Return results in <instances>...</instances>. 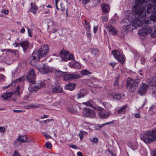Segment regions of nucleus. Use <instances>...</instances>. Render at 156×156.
Returning a JSON list of instances; mask_svg holds the SVG:
<instances>
[{
  "label": "nucleus",
  "mask_w": 156,
  "mask_h": 156,
  "mask_svg": "<svg viewBox=\"0 0 156 156\" xmlns=\"http://www.w3.org/2000/svg\"><path fill=\"white\" fill-rule=\"evenodd\" d=\"M141 7V5H138L137 4H136L134 6L133 9L134 12L133 16L134 18H132V14L129 13V16L122 20V23L123 24L131 23V24L137 26V27H140L143 24V22L140 19L145 15V12L144 8Z\"/></svg>",
  "instance_id": "obj_1"
},
{
  "label": "nucleus",
  "mask_w": 156,
  "mask_h": 156,
  "mask_svg": "<svg viewBox=\"0 0 156 156\" xmlns=\"http://www.w3.org/2000/svg\"><path fill=\"white\" fill-rule=\"evenodd\" d=\"M146 16L145 14L140 19L143 22V24L140 26L143 25L144 26L141 29L138 31V34L140 36H145L153 31L151 34V37L154 38L156 37V27L153 28L148 25L151 23L150 21Z\"/></svg>",
  "instance_id": "obj_2"
},
{
  "label": "nucleus",
  "mask_w": 156,
  "mask_h": 156,
  "mask_svg": "<svg viewBox=\"0 0 156 156\" xmlns=\"http://www.w3.org/2000/svg\"><path fill=\"white\" fill-rule=\"evenodd\" d=\"M141 139L146 144H150L156 141V130L148 131L143 134Z\"/></svg>",
  "instance_id": "obj_3"
},
{
  "label": "nucleus",
  "mask_w": 156,
  "mask_h": 156,
  "mask_svg": "<svg viewBox=\"0 0 156 156\" xmlns=\"http://www.w3.org/2000/svg\"><path fill=\"white\" fill-rule=\"evenodd\" d=\"M140 81L139 78H136L133 80L130 78H128L126 80V87L130 92H133L138 86Z\"/></svg>",
  "instance_id": "obj_4"
},
{
  "label": "nucleus",
  "mask_w": 156,
  "mask_h": 156,
  "mask_svg": "<svg viewBox=\"0 0 156 156\" xmlns=\"http://www.w3.org/2000/svg\"><path fill=\"white\" fill-rule=\"evenodd\" d=\"M112 54L119 62L122 63L124 62L125 58L123 55L122 52L120 51L115 49L112 51Z\"/></svg>",
  "instance_id": "obj_5"
},
{
  "label": "nucleus",
  "mask_w": 156,
  "mask_h": 156,
  "mask_svg": "<svg viewBox=\"0 0 156 156\" xmlns=\"http://www.w3.org/2000/svg\"><path fill=\"white\" fill-rule=\"evenodd\" d=\"M36 76L34 73V69L31 68L30 69L27 74V78L30 83L33 84L35 80Z\"/></svg>",
  "instance_id": "obj_6"
},
{
  "label": "nucleus",
  "mask_w": 156,
  "mask_h": 156,
  "mask_svg": "<svg viewBox=\"0 0 156 156\" xmlns=\"http://www.w3.org/2000/svg\"><path fill=\"white\" fill-rule=\"evenodd\" d=\"M45 86V83L42 82L35 85H30L28 89L30 92H35L37 91L40 88H43Z\"/></svg>",
  "instance_id": "obj_7"
},
{
  "label": "nucleus",
  "mask_w": 156,
  "mask_h": 156,
  "mask_svg": "<svg viewBox=\"0 0 156 156\" xmlns=\"http://www.w3.org/2000/svg\"><path fill=\"white\" fill-rule=\"evenodd\" d=\"M38 51L42 57H44L48 53L49 48L48 45H44L41 46Z\"/></svg>",
  "instance_id": "obj_8"
},
{
  "label": "nucleus",
  "mask_w": 156,
  "mask_h": 156,
  "mask_svg": "<svg viewBox=\"0 0 156 156\" xmlns=\"http://www.w3.org/2000/svg\"><path fill=\"white\" fill-rule=\"evenodd\" d=\"M63 79L64 80H67L77 79L81 77L79 74L74 73L71 74H66L62 76Z\"/></svg>",
  "instance_id": "obj_9"
},
{
  "label": "nucleus",
  "mask_w": 156,
  "mask_h": 156,
  "mask_svg": "<svg viewBox=\"0 0 156 156\" xmlns=\"http://www.w3.org/2000/svg\"><path fill=\"white\" fill-rule=\"evenodd\" d=\"M137 27L136 25L133 24L124 25L122 27V31L124 34H126L129 31H131Z\"/></svg>",
  "instance_id": "obj_10"
},
{
  "label": "nucleus",
  "mask_w": 156,
  "mask_h": 156,
  "mask_svg": "<svg viewBox=\"0 0 156 156\" xmlns=\"http://www.w3.org/2000/svg\"><path fill=\"white\" fill-rule=\"evenodd\" d=\"M148 89V85L144 83H143L139 89L138 93L140 95H144L147 92Z\"/></svg>",
  "instance_id": "obj_11"
},
{
  "label": "nucleus",
  "mask_w": 156,
  "mask_h": 156,
  "mask_svg": "<svg viewBox=\"0 0 156 156\" xmlns=\"http://www.w3.org/2000/svg\"><path fill=\"white\" fill-rule=\"evenodd\" d=\"M148 83L150 85L154 86V89L152 93V96L156 97V76L153 77L152 79H148Z\"/></svg>",
  "instance_id": "obj_12"
},
{
  "label": "nucleus",
  "mask_w": 156,
  "mask_h": 156,
  "mask_svg": "<svg viewBox=\"0 0 156 156\" xmlns=\"http://www.w3.org/2000/svg\"><path fill=\"white\" fill-rule=\"evenodd\" d=\"M83 114L85 116L93 117L95 116L94 112L90 108H84L83 110Z\"/></svg>",
  "instance_id": "obj_13"
},
{
  "label": "nucleus",
  "mask_w": 156,
  "mask_h": 156,
  "mask_svg": "<svg viewBox=\"0 0 156 156\" xmlns=\"http://www.w3.org/2000/svg\"><path fill=\"white\" fill-rule=\"evenodd\" d=\"M39 71L42 74L47 73L49 72L50 68L46 64H43L38 67Z\"/></svg>",
  "instance_id": "obj_14"
},
{
  "label": "nucleus",
  "mask_w": 156,
  "mask_h": 156,
  "mask_svg": "<svg viewBox=\"0 0 156 156\" xmlns=\"http://www.w3.org/2000/svg\"><path fill=\"white\" fill-rule=\"evenodd\" d=\"M59 56L62 58V61H67L69 60L68 57L69 55V52L63 50L61 51L60 53L59 54Z\"/></svg>",
  "instance_id": "obj_15"
},
{
  "label": "nucleus",
  "mask_w": 156,
  "mask_h": 156,
  "mask_svg": "<svg viewBox=\"0 0 156 156\" xmlns=\"http://www.w3.org/2000/svg\"><path fill=\"white\" fill-rule=\"evenodd\" d=\"M32 59L34 60H39L41 58H42L41 55L38 51H35L32 54Z\"/></svg>",
  "instance_id": "obj_16"
},
{
  "label": "nucleus",
  "mask_w": 156,
  "mask_h": 156,
  "mask_svg": "<svg viewBox=\"0 0 156 156\" xmlns=\"http://www.w3.org/2000/svg\"><path fill=\"white\" fill-rule=\"evenodd\" d=\"M13 94V92H6L5 93L2 97L5 100L9 101L11 100Z\"/></svg>",
  "instance_id": "obj_17"
},
{
  "label": "nucleus",
  "mask_w": 156,
  "mask_h": 156,
  "mask_svg": "<svg viewBox=\"0 0 156 156\" xmlns=\"http://www.w3.org/2000/svg\"><path fill=\"white\" fill-rule=\"evenodd\" d=\"M101 9L102 12L103 13H107L109 12L110 7L108 4H106L105 3H103L101 5Z\"/></svg>",
  "instance_id": "obj_18"
},
{
  "label": "nucleus",
  "mask_w": 156,
  "mask_h": 156,
  "mask_svg": "<svg viewBox=\"0 0 156 156\" xmlns=\"http://www.w3.org/2000/svg\"><path fill=\"white\" fill-rule=\"evenodd\" d=\"M106 28L112 35H116L117 34V31L113 26H108Z\"/></svg>",
  "instance_id": "obj_19"
},
{
  "label": "nucleus",
  "mask_w": 156,
  "mask_h": 156,
  "mask_svg": "<svg viewBox=\"0 0 156 156\" xmlns=\"http://www.w3.org/2000/svg\"><path fill=\"white\" fill-rule=\"evenodd\" d=\"M70 66L71 68L74 69H79L81 68L80 64L78 62L73 61L69 63Z\"/></svg>",
  "instance_id": "obj_20"
},
{
  "label": "nucleus",
  "mask_w": 156,
  "mask_h": 156,
  "mask_svg": "<svg viewBox=\"0 0 156 156\" xmlns=\"http://www.w3.org/2000/svg\"><path fill=\"white\" fill-rule=\"evenodd\" d=\"M83 21V24L86 31H89V30H90L91 27L90 23L86 20H84Z\"/></svg>",
  "instance_id": "obj_21"
},
{
  "label": "nucleus",
  "mask_w": 156,
  "mask_h": 156,
  "mask_svg": "<svg viewBox=\"0 0 156 156\" xmlns=\"http://www.w3.org/2000/svg\"><path fill=\"white\" fill-rule=\"evenodd\" d=\"M29 43L27 41H23L20 43V46L23 48V51L25 52L29 47Z\"/></svg>",
  "instance_id": "obj_22"
},
{
  "label": "nucleus",
  "mask_w": 156,
  "mask_h": 156,
  "mask_svg": "<svg viewBox=\"0 0 156 156\" xmlns=\"http://www.w3.org/2000/svg\"><path fill=\"white\" fill-rule=\"evenodd\" d=\"M76 86V84L74 83H69L68 84L65 86V88L66 90H72L74 89Z\"/></svg>",
  "instance_id": "obj_23"
},
{
  "label": "nucleus",
  "mask_w": 156,
  "mask_h": 156,
  "mask_svg": "<svg viewBox=\"0 0 156 156\" xmlns=\"http://www.w3.org/2000/svg\"><path fill=\"white\" fill-rule=\"evenodd\" d=\"M37 7L34 3H31V8L30 9V12L33 14H35L37 10Z\"/></svg>",
  "instance_id": "obj_24"
},
{
  "label": "nucleus",
  "mask_w": 156,
  "mask_h": 156,
  "mask_svg": "<svg viewBox=\"0 0 156 156\" xmlns=\"http://www.w3.org/2000/svg\"><path fill=\"white\" fill-rule=\"evenodd\" d=\"M17 140L21 142H29V141L27 140V137L26 136H20Z\"/></svg>",
  "instance_id": "obj_25"
},
{
  "label": "nucleus",
  "mask_w": 156,
  "mask_h": 156,
  "mask_svg": "<svg viewBox=\"0 0 156 156\" xmlns=\"http://www.w3.org/2000/svg\"><path fill=\"white\" fill-rule=\"evenodd\" d=\"M98 115L101 118L103 119H106L109 116L110 114L108 112L103 113L102 112H100L98 113Z\"/></svg>",
  "instance_id": "obj_26"
},
{
  "label": "nucleus",
  "mask_w": 156,
  "mask_h": 156,
  "mask_svg": "<svg viewBox=\"0 0 156 156\" xmlns=\"http://www.w3.org/2000/svg\"><path fill=\"white\" fill-rule=\"evenodd\" d=\"M62 89L60 86L55 87L52 90V92L55 93H61L62 92Z\"/></svg>",
  "instance_id": "obj_27"
},
{
  "label": "nucleus",
  "mask_w": 156,
  "mask_h": 156,
  "mask_svg": "<svg viewBox=\"0 0 156 156\" xmlns=\"http://www.w3.org/2000/svg\"><path fill=\"white\" fill-rule=\"evenodd\" d=\"M112 95L114 98L117 100L121 99L122 97L121 94L118 93H113Z\"/></svg>",
  "instance_id": "obj_28"
},
{
  "label": "nucleus",
  "mask_w": 156,
  "mask_h": 156,
  "mask_svg": "<svg viewBox=\"0 0 156 156\" xmlns=\"http://www.w3.org/2000/svg\"><path fill=\"white\" fill-rule=\"evenodd\" d=\"M127 107L126 105L123 106L122 107L117 111L119 114L123 113L124 114L126 112V109Z\"/></svg>",
  "instance_id": "obj_29"
},
{
  "label": "nucleus",
  "mask_w": 156,
  "mask_h": 156,
  "mask_svg": "<svg viewBox=\"0 0 156 156\" xmlns=\"http://www.w3.org/2000/svg\"><path fill=\"white\" fill-rule=\"evenodd\" d=\"M20 87L18 85L16 87V90L14 91L13 93V95H20Z\"/></svg>",
  "instance_id": "obj_30"
},
{
  "label": "nucleus",
  "mask_w": 156,
  "mask_h": 156,
  "mask_svg": "<svg viewBox=\"0 0 156 156\" xmlns=\"http://www.w3.org/2000/svg\"><path fill=\"white\" fill-rule=\"evenodd\" d=\"M81 73L83 75H87L91 74L90 72L87 71V69H84L82 70L81 72Z\"/></svg>",
  "instance_id": "obj_31"
},
{
  "label": "nucleus",
  "mask_w": 156,
  "mask_h": 156,
  "mask_svg": "<svg viewBox=\"0 0 156 156\" xmlns=\"http://www.w3.org/2000/svg\"><path fill=\"white\" fill-rule=\"evenodd\" d=\"M64 73L61 71H58L55 73V75L56 77H60L62 76Z\"/></svg>",
  "instance_id": "obj_32"
},
{
  "label": "nucleus",
  "mask_w": 156,
  "mask_h": 156,
  "mask_svg": "<svg viewBox=\"0 0 156 156\" xmlns=\"http://www.w3.org/2000/svg\"><path fill=\"white\" fill-rule=\"evenodd\" d=\"M46 147L48 149H50L51 147V144L48 141L45 144Z\"/></svg>",
  "instance_id": "obj_33"
},
{
  "label": "nucleus",
  "mask_w": 156,
  "mask_h": 156,
  "mask_svg": "<svg viewBox=\"0 0 156 156\" xmlns=\"http://www.w3.org/2000/svg\"><path fill=\"white\" fill-rule=\"evenodd\" d=\"M93 108L94 109L99 111H100V112H102L104 110V108H103L98 106H96L94 107L93 106Z\"/></svg>",
  "instance_id": "obj_34"
},
{
  "label": "nucleus",
  "mask_w": 156,
  "mask_h": 156,
  "mask_svg": "<svg viewBox=\"0 0 156 156\" xmlns=\"http://www.w3.org/2000/svg\"><path fill=\"white\" fill-rule=\"evenodd\" d=\"M68 111L72 113H74L76 112V110L73 108H69Z\"/></svg>",
  "instance_id": "obj_35"
},
{
  "label": "nucleus",
  "mask_w": 156,
  "mask_h": 156,
  "mask_svg": "<svg viewBox=\"0 0 156 156\" xmlns=\"http://www.w3.org/2000/svg\"><path fill=\"white\" fill-rule=\"evenodd\" d=\"M83 104L85 105H86L88 106H89L91 108H93V105L89 101L85 102H83Z\"/></svg>",
  "instance_id": "obj_36"
},
{
  "label": "nucleus",
  "mask_w": 156,
  "mask_h": 156,
  "mask_svg": "<svg viewBox=\"0 0 156 156\" xmlns=\"http://www.w3.org/2000/svg\"><path fill=\"white\" fill-rule=\"evenodd\" d=\"M24 80V78L23 76L17 79L16 80L13 82L15 83H16L22 81Z\"/></svg>",
  "instance_id": "obj_37"
},
{
  "label": "nucleus",
  "mask_w": 156,
  "mask_h": 156,
  "mask_svg": "<svg viewBox=\"0 0 156 156\" xmlns=\"http://www.w3.org/2000/svg\"><path fill=\"white\" fill-rule=\"evenodd\" d=\"M86 133V132H85L84 131H81L80 132V133L79 134V136L80 139L81 140H82L83 138V133Z\"/></svg>",
  "instance_id": "obj_38"
},
{
  "label": "nucleus",
  "mask_w": 156,
  "mask_h": 156,
  "mask_svg": "<svg viewBox=\"0 0 156 156\" xmlns=\"http://www.w3.org/2000/svg\"><path fill=\"white\" fill-rule=\"evenodd\" d=\"M136 1L138 3V4L139 3H142L146 4H149V2H144V0H136Z\"/></svg>",
  "instance_id": "obj_39"
},
{
  "label": "nucleus",
  "mask_w": 156,
  "mask_h": 156,
  "mask_svg": "<svg viewBox=\"0 0 156 156\" xmlns=\"http://www.w3.org/2000/svg\"><path fill=\"white\" fill-rule=\"evenodd\" d=\"M92 52L93 54L95 55L98 53V50L97 48L93 49H92Z\"/></svg>",
  "instance_id": "obj_40"
},
{
  "label": "nucleus",
  "mask_w": 156,
  "mask_h": 156,
  "mask_svg": "<svg viewBox=\"0 0 156 156\" xmlns=\"http://www.w3.org/2000/svg\"><path fill=\"white\" fill-rule=\"evenodd\" d=\"M103 124L101 125H98L95 126V128L96 130H99L101 129L103 127Z\"/></svg>",
  "instance_id": "obj_41"
},
{
  "label": "nucleus",
  "mask_w": 156,
  "mask_h": 156,
  "mask_svg": "<svg viewBox=\"0 0 156 156\" xmlns=\"http://www.w3.org/2000/svg\"><path fill=\"white\" fill-rule=\"evenodd\" d=\"M78 98H83L84 96V95L83 93H81V92H80L79 93L77 94Z\"/></svg>",
  "instance_id": "obj_42"
},
{
  "label": "nucleus",
  "mask_w": 156,
  "mask_h": 156,
  "mask_svg": "<svg viewBox=\"0 0 156 156\" xmlns=\"http://www.w3.org/2000/svg\"><path fill=\"white\" fill-rule=\"evenodd\" d=\"M12 156H21L20 154L19 153H18L17 150H16L15 151Z\"/></svg>",
  "instance_id": "obj_43"
},
{
  "label": "nucleus",
  "mask_w": 156,
  "mask_h": 156,
  "mask_svg": "<svg viewBox=\"0 0 156 156\" xmlns=\"http://www.w3.org/2000/svg\"><path fill=\"white\" fill-rule=\"evenodd\" d=\"M91 141L93 143H97L98 141V139L97 138L95 137L93 138Z\"/></svg>",
  "instance_id": "obj_44"
},
{
  "label": "nucleus",
  "mask_w": 156,
  "mask_h": 156,
  "mask_svg": "<svg viewBox=\"0 0 156 156\" xmlns=\"http://www.w3.org/2000/svg\"><path fill=\"white\" fill-rule=\"evenodd\" d=\"M69 55L68 56L69 57H68L69 58V60L74 59V55L73 54H70L69 53Z\"/></svg>",
  "instance_id": "obj_45"
},
{
  "label": "nucleus",
  "mask_w": 156,
  "mask_h": 156,
  "mask_svg": "<svg viewBox=\"0 0 156 156\" xmlns=\"http://www.w3.org/2000/svg\"><path fill=\"white\" fill-rule=\"evenodd\" d=\"M39 107V105H30L28 106L27 108H38Z\"/></svg>",
  "instance_id": "obj_46"
},
{
  "label": "nucleus",
  "mask_w": 156,
  "mask_h": 156,
  "mask_svg": "<svg viewBox=\"0 0 156 156\" xmlns=\"http://www.w3.org/2000/svg\"><path fill=\"white\" fill-rule=\"evenodd\" d=\"M2 12L4 13L5 14H7L9 13V11L8 10H5V9H3L2 10Z\"/></svg>",
  "instance_id": "obj_47"
},
{
  "label": "nucleus",
  "mask_w": 156,
  "mask_h": 156,
  "mask_svg": "<svg viewBox=\"0 0 156 156\" xmlns=\"http://www.w3.org/2000/svg\"><path fill=\"white\" fill-rule=\"evenodd\" d=\"M140 60L141 61V63L142 64H144L146 61V60H145V58H141Z\"/></svg>",
  "instance_id": "obj_48"
},
{
  "label": "nucleus",
  "mask_w": 156,
  "mask_h": 156,
  "mask_svg": "<svg viewBox=\"0 0 156 156\" xmlns=\"http://www.w3.org/2000/svg\"><path fill=\"white\" fill-rule=\"evenodd\" d=\"M90 0H83L82 3L83 4H86L90 2Z\"/></svg>",
  "instance_id": "obj_49"
},
{
  "label": "nucleus",
  "mask_w": 156,
  "mask_h": 156,
  "mask_svg": "<svg viewBox=\"0 0 156 156\" xmlns=\"http://www.w3.org/2000/svg\"><path fill=\"white\" fill-rule=\"evenodd\" d=\"M27 30H28V34L29 36L30 37H32V35L31 34V32L30 31L29 28H27Z\"/></svg>",
  "instance_id": "obj_50"
},
{
  "label": "nucleus",
  "mask_w": 156,
  "mask_h": 156,
  "mask_svg": "<svg viewBox=\"0 0 156 156\" xmlns=\"http://www.w3.org/2000/svg\"><path fill=\"white\" fill-rule=\"evenodd\" d=\"M13 45L15 46V47H17L20 46V43H17L16 42H15L14 43H13Z\"/></svg>",
  "instance_id": "obj_51"
},
{
  "label": "nucleus",
  "mask_w": 156,
  "mask_h": 156,
  "mask_svg": "<svg viewBox=\"0 0 156 156\" xmlns=\"http://www.w3.org/2000/svg\"><path fill=\"white\" fill-rule=\"evenodd\" d=\"M5 131V129L3 127H0V132H4Z\"/></svg>",
  "instance_id": "obj_52"
},
{
  "label": "nucleus",
  "mask_w": 156,
  "mask_h": 156,
  "mask_svg": "<svg viewBox=\"0 0 156 156\" xmlns=\"http://www.w3.org/2000/svg\"><path fill=\"white\" fill-rule=\"evenodd\" d=\"M113 121H112L111 122H106V123H105L104 124H102L103 126H105V125H108V124H113Z\"/></svg>",
  "instance_id": "obj_53"
},
{
  "label": "nucleus",
  "mask_w": 156,
  "mask_h": 156,
  "mask_svg": "<svg viewBox=\"0 0 156 156\" xmlns=\"http://www.w3.org/2000/svg\"><path fill=\"white\" fill-rule=\"evenodd\" d=\"M94 32V33L97 32L98 30V26H94L93 28Z\"/></svg>",
  "instance_id": "obj_54"
},
{
  "label": "nucleus",
  "mask_w": 156,
  "mask_h": 156,
  "mask_svg": "<svg viewBox=\"0 0 156 156\" xmlns=\"http://www.w3.org/2000/svg\"><path fill=\"white\" fill-rule=\"evenodd\" d=\"M43 134L45 136H46L47 137L49 138H51V136L49 135H48V134H47L45 132L43 133Z\"/></svg>",
  "instance_id": "obj_55"
},
{
  "label": "nucleus",
  "mask_w": 156,
  "mask_h": 156,
  "mask_svg": "<svg viewBox=\"0 0 156 156\" xmlns=\"http://www.w3.org/2000/svg\"><path fill=\"white\" fill-rule=\"evenodd\" d=\"M70 147H71L72 148H74V149H77V146L75 145L74 144H71L70 145Z\"/></svg>",
  "instance_id": "obj_56"
},
{
  "label": "nucleus",
  "mask_w": 156,
  "mask_h": 156,
  "mask_svg": "<svg viewBox=\"0 0 156 156\" xmlns=\"http://www.w3.org/2000/svg\"><path fill=\"white\" fill-rule=\"evenodd\" d=\"M9 51L14 53H16L18 52V51L17 50H10L9 49Z\"/></svg>",
  "instance_id": "obj_57"
},
{
  "label": "nucleus",
  "mask_w": 156,
  "mask_h": 156,
  "mask_svg": "<svg viewBox=\"0 0 156 156\" xmlns=\"http://www.w3.org/2000/svg\"><path fill=\"white\" fill-rule=\"evenodd\" d=\"M52 120H53L52 119H48L46 120L45 121H43V122L44 123H45L47 122H50V121H52Z\"/></svg>",
  "instance_id": "obj_58"
},
{
  "label": "nucleus",
  "mask_w": 156,
  "mask_h": 156,
  "mask_svg": "<svg viewBox=\"0 0 156 156\" xmlns=\"http://www.w3.org/2000/svg\"><path fill=\"white\" fill-rule=\"evenodd\" d=\"M13 112H14L20 113L23 112V111L21 110H13Z\"/></svg>",
  "instance_id": "obj_59"
},
{
  "label": "nucleus",
  "mask_w": 156,
  "mask_h": 156,
  "mask_svg": "<svg viewBox=\"0 0 156 156\" xmlns=\"http://www.w3.org/2000/svg\"><path fill=\"white\" fill-rule=\"evenodd\" d=\"M30 96V95H27L25 96L24 97V100L26 101L27 100Z\"/></svg>",
  "instance_id": "obj_60"
},
{
  "label": "nucleus",
  "mask_w": 156,
  "mask_h": 156,
  "mask_svg": "<svg viewBox=\"0 0 156 156\" xmlns=\"http://www.w3.org/2000/svg\"><path fill=\"white\" fill-rule=\"evenodd\" d=\"M86 31V33H87V36L90 37L91 36V34L90 33V30H89V31Z\"/></svg>",
  "instance_id": "obj_61"
},
{
  "label": "nucleus",
  "mask_w": 156,
  "mask_h": 156,
  "mask_svg": "<svg viewBox=\"0 0 156 156\" xmlns=\"http://www.w3.org/2000/svg\"><path fill=\"white\" fill-rule=\"evenodd\" d=\"M109 65L112 66L113 68H114L115 66V65L116 63L114 62H110L109 63Z\"/></svg>",
  "instance_id": "obj_62"
},
{
  "label": "nucleus",
  "mask_w": 156,
  "mask_h": 156,
  "mask_svg": "<svg viewBox=\"0 0 156 156\" xmlns=\"http://www.w3.org/2000/svg\"><path fill=\"white\" fill-rule=\"evenodd\" d=\"M78 156H83L82 153L80 151H78L77 153Z\"/></svg>",
  "instance_id": "obj_63"
},
{
  "label": "nucleus",
  "mask_w": 156,
  "mask_h": 156,
  "mask_svg": "<svg viewBox=\"0 0 156 156\" xmlns=\"http://www.w3.org/2000/svg\"><path fill=\"white\" fill-rule=\"evenodd\" d=\"M140 115L139 113H136L135 115V116L136 118H139L140 117Z\"/></svg>",
  "instance_id": "obj_64"
}]
</instances>
